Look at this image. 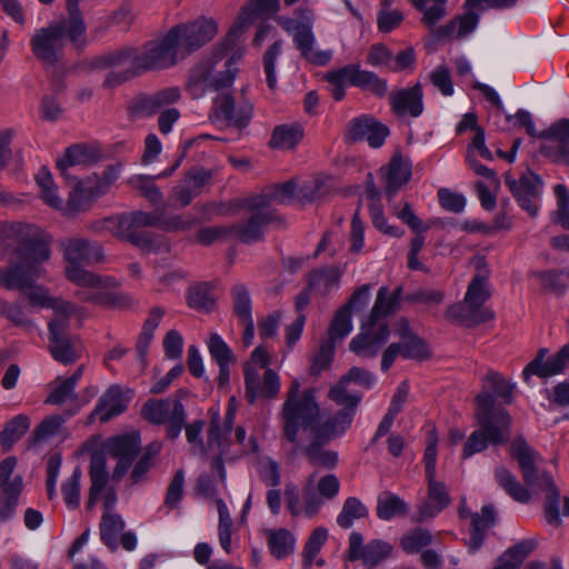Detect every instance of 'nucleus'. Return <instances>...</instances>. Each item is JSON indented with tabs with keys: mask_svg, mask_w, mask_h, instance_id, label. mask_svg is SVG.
<instances>
[{
	"mask_svg": "<svg viewBox=\"0 0 569 569\" xmlns=\"http://www.w3.org/2000/svg\"><path fill=\"white\" fill-rule=\"evenodd\" d=\"M17 233L19 243L9 268L0 273V283L8 289L23 290L33 307L52 309V319L74 316L79 310L76 305L52 298L47 288L34 286L43 273L42 263L50 259L51 237L34 224H20Z\"/></svg>",
	"mask_w": 569,
	"mask_h": 569,
	"instance_id": "nucleus-1",
	"label": "nucleus"
},
{
	"mask_svg": "<svg viewBox=\"0 0 569 569\" xmlns=\"http://www.w3.org/2000/svg\"><path fill=\"white\" fill-rule=\"evenodd\" d=\"M64 276L79 287L76 292L82 301L102 302L108 289L114 288L117 281L111 277L99 274L83 268L103 261V249L97 242L83 238H70L61 242Z\"/></svg>",
	"mask_w": 569,
	"mask_h": 569,
	"instance_id": "nucleus-2",
	"label": "nucleus"
},
{
	"mask_svg": "<svg viewBox=\"0 0 569 569\" xmlns=\"http://www.w3.org/2000/svg\"><path fill=\"white\" fill-rule=\"evenodd\" d=\"M402 295V287L390 291L381 287L376 296L370 313L361 325L360 332L350 341V350L362 358H373L389 338L386 318L395 313Z\"/></svg>",
	"mask_w": 569,
	"mask_h": 569,
	"instance_id": "nucleus-3",
	"label": "nucleus"
},
{
	"mask_svg": "<svg viewBox=\"0 0 569 569\" xmlns=\"http://www.w3.org/2000/svg\"><path fill=\"white\" fill-rule=\"evenodd\" d=\"M104 228L123 239L129 240L142 250L156 251L158 242L147 233H137L139 228L157 227L164 231L188 230L193 224L192 218H183L182 216H171L164 218L163 210L152 212L134 211L119 219H107L103 222Z\"/></svg>",
	"mask_w": 569,
	"mask_h": 569,
	"instance_id": "nucleus-4",
	"label": "nucleus"
},
{
	"mask_svg": "<svg viewBox=\"0 0 569 569\" xmlns=\"http://www.w3.org/2000/svg\"><path fill=\"white\" fill-rule=\"evenodd\" d=\"M509 450L519 463L526 485L547 493L545 503L546 521L549 526L559 528L562 523L559 511L560 491L556 487L552 476L547 471L539 470L538 465L542 461V458L521 437L513 439Z\"/></svg>",
	"mask_w": 569,
	"mask_h": 569,
	"instance_id": "nucleus-5",
	"label": "nucleus"
},
{
	"mask_svg": "<svg viewBox=\"0 0 569 569\" xmlns=\"http://www.w3.org/2000/svg\"><path fill=\"white\" fill-rule=\"evenodd\" d=\"M479 428L467 438L462 458L468 459L476 453L485 451L489 445H505L511 437L512 418L508 410H499L491 415L490 399L483 395L479 398V408L475 412Z\"/></svg>",
	"mask_w": 569,
	"mask_h": 569,
	"instance_id": "nucleus-6",
	"label": "nucleus"
},
{
	"mask_svg": "<svg viewBox=\"0 0 569 569\" xmlns=\"http://www.w3.org/2000/svg\"><path fill=\"white\" fill-rule=\"evenodd\" d=\"M68 11L69 20L51 23L47 28L37 30L30 40L33 54L44 63L58 62L67 37L78 42L84 36L86 26L78 11V4L70 8L68 1Z\"/></svg>",
	"mask_w": 569,
	"mask_h": 569,
	"instance_id": "nucleus-7",
	"label": "nucleus"
},
{
	"mask_svg": "<svg viewBox=\"0 0 569 569\" xmlns=\"http://www.w3.org/2000/svg\"><path fill=\"white\" fill-rule=\"evenodd\" d=\"M300 389V382L293 380L281 410L283 436L293 445H298L300 433H305L309 429L313 432L320 416V407L313 392Z\"/></svg>",
	"mask_w": 569,
	"mask_h": 569,
	"instance_id": "nucleus-8",
	"label": "nucleus"
},
{
	"mask_svg": "<svg viewBox=\"0 0 569 569\" xmlns=\"http://www.w3.org/2000/svg\"><path fill=\"white\" fill-rule=\"evenodd\" d=\"M174 32L169 30L161 39L149 41L141 52L132 48L119 51L113 63L120 64L124 59H129L134 71L140 72L174 66L183 59L174 39Z\"/></svg>",
	"mask_w": 569,
	"mask_h": 569,
	"instance_id": "nucleus-9",
	"label": "nucleus"
},
{
	"mask_svg": "<svg viewBox=\"0 0 569 569\" xmlns=\"http://www.w3.org/2000/svg\"><path fill=\"white\" fill-rule=\"evenodd\" d=\"M223 50L218 49L211 58L203 59L190 70L188 87L193 96L199 97L207 91H222L232 86L238 71L232 59L224 62L223 70L217 69Z\"/></svg>",
	"mask_w": 569,
	"mask_h": 569,
	"instance_id": "nucleus-10",
	"label": "nucleus"
},
{
	"mask_svg": "<svg viewBox=\"0 0 569 569\" xmlns=\"http://www.w3.org/2000/svg\"><path fill=\"white\" fill-rule=\"evenodd\" d=\"M488 274L478 272L470 281L463 301L452 305L447 310V317L467 326L483 323L493 318V312L482 308L490 298Z\"/></svg>",
	"mask_w": 569,
	"mask_h": 569,
	"instance_id": "nucleus-11",
	"label": "nucleus"
},
{
	"mask_svg": "<svg viewBox=\"0 0 569 569\" xmlns=\"http://www.w3.org/2000/svg\"><path fill=\"white\" fill-rule=\"evenodd\" d=\"M299 18L279 17L278 23L292 36L296 48L301 56L310 63L316 66H326L332 59V50H320L317 47L313 28V13L309 9H301L298 12Z\"/></svg>",
	"mask_w": 569,
	"mask_h": 569,
	"instance_id": "nucleus-12",
	"label": "nucleus"
},
{
	"mask_svg": "<svg viewBox=\"0 0 569 569\" xmlns=\"http://www.w3.org/2000/svg\"><path fill=\"white\" fill-rule=\"evenodd\" d=\"M72 316H64L59 319H51L49 329V352L52 358L62 363H74L82 353L83 347L78 337L67 335Z\"/></svg>",
	"mask_w": 569,
	"mask_h": 569,
	"instance_id": "nucleus-13",
	"label": "nucleus"
},
{
	"mask_svg": "<svg viewBox=\"0 0 569 569\" xmlns=\"http://www.w3.org/2000/svg\"><path fill=\"white\" fill-rule=\"evenodd\" d=\"M141 416L153 425L166 423L168 437L177 438L184 425V408L179 400L150 399L141 408Z\"/></svg>",
	"mask_w": 569,
	"mask_h": 569,
	"instance_id": "nucleus-14",
	"label": "nucleus"
},
{
	"mask_svg": "<svg viewBox=\"0 0 569 569\" xmlns=\"http://www.w3.org/2000/svg\"><path fill=\"white\" fill-rule=\"evenodd\" d=\"M170 31H176L174 39L182 58L186 59L214 38L218 32V24L212 18L201 17L190 23L174 26Z\"/></svg>",
	"mask_w": 569,
	"mask_h": 569,
	"instance_id": "nucleus-15",
	"label": "nucleus"
},
{
	"mask_svg": "<svg viewBox=\"0 0 569 569\" xmlns=\"http://www.w3.org/2000/svg\"><path fill=\"white\" fill-rule=\"evenodd\" d=\"M286 507L293 518H313L322 508L323 501L316 492V472L311 473L302 486V500L295 483H287L284 487Z\"/></svg>",
	"mask_w": 569,
	"mask_h": 569,
	"instance_id": "nucleus-16",
	"label": "nucleus"
},
{
	"mask_svg": "<svg viewBox=\"0 0 569 569\" xmlns=\"http://www.w3.org/2000/svg\"><path fill=\"white\" fill-rule=\"evenodd\" d=\"M252 117V106L246 99L236 101L230 93H219L212 106L211 119L216 123L244 128Z\"/></svg>",
	"mask_w": 569,
	"mask_h": 569,
	"instance_id": "nucleus-17",
	"label": "nucleus"
},
{
	"mask_svg": "<svg viewBox=\"0 0 569 569\" xmlns=\"http://www.w3.org/2000/svg\"><path fill=\"white\" fill-rule=\"evenodd\" d=\"M505 183L519 206L531 217H536L539 211L538 202L542 193L541 178L530 170L522 173L519 179H515L510 173H506Z\"/></svg>",
	"mask_w": 569,
	"mask_h": 569,
	"instance_id": "nucleus-18",
	"label": "nucleus"
},
{
	"mask_svg": "<svg viewBox=\"0 0 569 569\" xmlns=\"http://www.w3.org/2000/svg\"><path fill=\"white\" fill-rule=\"evenodd\" d=\"M313 194L309 192L307 187L297 190L296 182L288 180L283 183H276L264 187L260 194L252 197L254 206L266 211L272 210L273 206L290 204L295 200H311Z\"/></svg>",
	"mask_w": 569,
	"mask_h": 569,
	"instance_id": "nucleus-19",
	"label": "nucleus"
},
{
	"mask_svg": "<svg viewBox=\"0 0 569 569\" xmlns=\"http://www.w3.org/2000/svg\"><path fill=\"white\" fill-rule=\"evenodd\" d=\"M349 559L362 560L367 567H376L391 557L393 546L382 539H373L363 545V537L357 531L349 536Z\"/></svg>",
	"mask_w": 569,
	"mask_h": 569,
	"instance_id": "nucleus-20",
	"label": "nucleus"
},
{
	"mask_svg": "<svg viewBox=\"0 0 569 569\" xmlns=\"http://www.w3.org/2000/svg\"><path fill=\"white\" fill-rule=\"evenodd\" d=\"M140 438L136 435H122L103 442L104 451L118 460L113 469V479L120 480L129 470L140 451Z\"/></svg>",
	"mask_w": 569,
	"mask_h": 569,
	"instance_id": "nucleus-21",
	"label": "nucleus"
},
{
	"mask_svg": "<svg viewBox=\"0 0 569 569\" xmlns=\"http://www.w3.org/2000/svg\"><path fill=\"white\" fill-rule=\"evenodd\" d=\"M246 397L250 403L258 398L272 399L280 391L281 382L279 375L272 369H266L261 378L258 369L252 366H243Z\"/></svg>",
	"mask_w": 569,
	"mask_h": 569,
	"instance_id": "nucleus-22",
	"label": "nucleus"
},
{
	"mask_svg": "<svg viewBox=\"0 0 569 569\" xmlns=\"http://www.w3.org/2000/svg\"><path fill=\"white\" fill-rule=\"evenodd\" d=\"M279 0H251L238 13L226 37V43L232 44L256 20L279 11Z\"/></svg>",
	"mask_w": 569,
	"mask_h": 569,
	"instance_id": "nucleus-23",
	"label": "nucleus"
},
{
	"mask_svg": "<svg viewBox=\"0 0 569 569\" xmlns=\"http://www.w3.org/2000/svg\"><path fill=\"white\" fill-rule=\"evenodd\" d=\"M389 134V129L369 116L352 119L347 127L346 138L350 142L367 141L371 148H380Z\"/></svg>",
	"mask_w": 569,
	"mask_h": 569,
	"instance_id": "nucleus-24",
	"label": "nucleus"
},
{
	"mask_svg": "<svg viewBox=\"0 0 569 569\" xmlns=\"http://www.w3.org/2000/svg\"><path fill=\"white\" fill-rule=\"evenodd\" d=\"M482 390L476 397L477 408H479V398L483 395L490 399V411L491 415H496L499 410H506L505 408L495 407L497 398L501 399L503 403L509 405L513 400V390L516 385L507 381L500 373L493 370H488L483 376Z\"/></svg>",
	"mask_w": 569,
	"mask_h": 569,
	"instance_id": "nucleus-25",
	"label": "nucleus"
},
{
	"mask_svg": "<svg viewBox=\"0 0 569 569\" xmlns=\"http://www.w3.org/2000/svg\"><path fill=\"white\" fill-rule=\"evenodd\" d=\"M427 499L418 507V513L413 518L415 522L435 518L450 503V496L443 482L438 481L436 477H427Z\"/></svg>",
	"mask_w": 569,
	"mask_h": 569,
	"instance_id": "nucleus-26",
	"label": "nucleus"
},
{
	"mask_svg": "<svg viewBox=\"0 0 569 569\" xmlns=\"http://www.w3.org/2000/svg\"><path fill=\"white\" fill-rule=\"evenodd\" d=\"M477 9H466L462 14L456 16L446 24L431 30L441 40H460L471 34L478 27L480 16Z\"/></svg>",
	"mask_w": 569,
	"mask_h": 569,
	"instance_id": "nucleus-27",
	"label": "nucleus"
},
{
	"mask_svg": "<svg viewBox=\"0 0 569 569\" xmlns=\"http://www.w3.org/2000/svg\"><path fill=\"white\" fill-rule=\"evenodd\" d=\"M380 171L386 182V192L392 197L410 180L411 161L397 152Z\"/></svg>",
	"mask_w": 569,
	"mask_h": 569,
	"instance_id": "nucleus-28",
	"label": "nucleus"
},
{
	"mask_svg": "<svg viewBox=\"0 0 569 569\" xmlns=\"http://www.w3.org/2000/svg\"><path fill=\"white\" fill-rule=\"evenodd\" d=\"M423 93L420 83L411 88L393 91L390 94V102L395 113L398 116L419 117L423 111Z\"/></svg>",
	"mask_w": 569,
	"mask_h": 569,
	"instance_id": "nucleus-29",
	"label": "nucleus"
},
{
	"mask_svg": "<svg viewBox=\"0 0 569 569\" xmlns=\"http://www.w3.org/2000/svg\"><path fill=\"white\" fill-rule=\"evenodd\" d=\"M248 206L252 211L250 219L234 227L237 237L246 243L258 241L262 237V227L274 217L273 210L258 209L252 198L249 199Z\"/></svg>",
	"mask_w": 569,
	"mask_h": 569,
	"instance_id": "nucleus-30",
	"label": "nucleus"
},
{
	"mask_svg": "<svg viewBox=\"0 0 569 569\" xmlns=\"http://www.w3.org/2000/svg\"><path fill=\"white\" fill-rule=\"evenodd\" d=\"M355 412L351 409H341L335 416L317 423L313 428V438L323 442L342 436L350 427Z\"/></svg>",
	"mask_w": 569,
	"mask_h": 569,
	"instance_id": "nucleus-31",
	"label": "nucleus"
},
{
	"mask_svg": "<svg viewBox=\"0 0 569 569\" xmlns=\"http://www.w3.org/2000/svg\"><path fill=\"white\" fill-rule=\"evenodd\" d=\"M127 406L128 399L122 389L119 386H111L99 399L92 416H96L101 422H107L122 413Z\"/></svg>",
	"mask_w": 569,
	"mask_h": 569,
	"instance_id": "nucleus-32",
	"label": "nucleus"
},
{
	"mask_svg": "<svg viewBox=\"0 0 569 569\" xmlns=\"http://www.w3.org/2000/svg\"><path fill=\"white\" fill-rule=\"evenodd\" d=\"M496 516L491 506H483L480 513L472 515V529L468 541L470 552L478 551L485 542L487 531L493 527Z\"/></svg>",
	"mask_w": 569,
	"mask_h": 569,
	"instance_id": "nucleus-33",
	"label": "nucleus"
},
{
	"mask_svg": "<svg viewBox=\"0 0 569 569\" xmlns=\"http://www.w3.org/2000/svg\"><path fill=\"white\" fill-rule=\"evenodd\" d=\"M96 159V151L86 144H73L57 160V168L68 179L73 167L86 166Z\"/></svg>",
	"mask_w": 569,
	"mask_h": 569,
	"instance_id": "nucleus-34",
	"label": "nucleus"
},
{
	"mask_svg": "<svg viewBox=\"0 0 569 569\" xmlns=\"http://www.w3.org/2000/svg\"><path fill=\"white\" fill-rule=\"evenodd\" d=\"M418 11L422 13L421 23L429 30L435 27L448 14V0H407Z\"/></svg>",
	"mask_w": 569,
	"mask_h": 569,
	"instance_id": "nucleus-35",
	"label": "nucleus"
},
{
	"mask_svg": "<svg viewBox=\"0 0 569 569\" xmlns=\"http://www.w3.org/2000/svg\"><path fill=\"white\" fill-rule=\"evenodd\" d=\"M409 512L408 503L398 495L382 491L377 499V517L389 521L395 517H402Z\"/></svg>",
	"mask_w": 569,
	"mask_h": 569,
	"instance_id": "nucleus-36",
	"label": "nucleus"
},
{
	"mask_svg": "<svg viewBox=\"0 0 569 569\" xmlns=\"http://www.w3.org/2000/svg\"><path fill=\"white\" fill-rule=\"evenodd\" d=\"M495 478L505 492L513 500L521 503L530 501L531 493L529 489L521 485L516 476L505 467L496 468Z\"/></svg>",
	"mask_w": 569,
	"mask_h": 569,
	"instance_id": "nucleus-37",
	"label": "nucleus"
},
{
	"mask_svg": "<svg viewBox=\"0 0 569 569\" xmlns=\"http://www.w3.org/2000/svg\"><path fill=\"white\" fill-rule=\"evenodd\" d=\"M126 522L117 512L102 513L100 521V538L102 542L114 551L118 548L119 536L123 531Z\"/></svg>",
	"mask_w": 569,
	"mask_h": 569,
	"instance_id": "nucleus-38",
	"label": "nucleus"
},
{
	"mask_svg": "<svg viewBox=\"0 0 569 569\" xmlns=\"http://www.w3.org/2000/svg\"><path fill=\"white\" fill-rule=\"evenodd\" d=\"M356 71L357 64L351 63L327 72L325 78L331 86V94L336 101L343 99L348 84H355Z\"/></svg>",
	"mask_w": 569,
	"mask_h": 569,
	"instance_id": "nucleus-39",
	"label": "nucleus"
},
{
	"mask_svg": "<svg viewBox=\"0 0 569 569\" xmlns=\"http://www.w3.org/2000/svg\"><path fill=\"white\" fill-rule=\"evenodd\" d=\"M164 311L159 307H153L147 320L143 323L142 331L137 341V353L141 365H146V357L149 349V346L153 339V335L156 329L158 328Z\"/></svg>",
	"mask_w": 569,
	"mask_h": 569,
	"instance_id": "nucleus-40",
	"label": "nucleus"
},
{
	"mask_svg": "<svg viewBox=\"0 0 569 569\" xmlns=\"http://www.w3.org/2000/svg\"><path fill=\"white\" fill-rule=\"evenodd\" d=\"M180 91L178 88H166L154 94L142 97L138 101V111L144 116H151L162 107L178 101Z\"/></svg>",
	"mask_w": 569,
	"mask_h": 569,
	"instance_id": "nucleus-41",
	"label": "nucleus"
},
{
	"mask_svg": "<svg viewBox=\"0 0 569 569\" xmlns=\"http://www.w3.org/2000/svg\"><path fill=\"white\" fill-rule=\"evenodd\" d=\"M535 548L536 541L532 539L520 541L503 552L493 569H518Z\"/></svg>",
	"mask_w": 569,
	"mask_h": 569,
	"instance_id": "nucleus-42",
	"label": "nucleus"
},
{
	"mask_svg": "<svg viewBox=\"0 0 569 569\" xmlns=\"http://www.w3.org/2000/svg\"><path fill=\"white\" fill-rule=\"evenodd\" d=\"M34 179L39 187L40 198L42 201L56 210H62L63 200L57 192V186L49 169L42 167L36 174Z\"/></svg>",
	"mask_w": 569,
	"mask_h": 569,
	"instance_id": "nucleus-43",
	"label": "nucleus"
},
{
	"mask_svg": "<svg viewBox=\"0 0 569 569\" xmlns=\"http://www.w3.org/2000/svg\"><path fill=\"white\" fill-rule=\"evenodd\" d=\"M18 460L13 456L4 458L0 462V491L22 492L23 478L16 472Z\"/></svg>",
	"mask_w": 569,
	"mask_h": 569,
	"instance_id": "nucleus-44",
	"label": "nucleus"
},
{
	"mask_svg": "<svg viewBox=\"0 0 569 569\" xmlns=\"http://www.w3.org/2000/svg\"><path fill=\"white\" fill-rule=\"evenodd\" d=\"M267 537L270 552L277 559H283L293 552L296 539L289 530H268Z\"/></svg>",
	"mask_w": 569,
	"mask_h": 569,
	"instance_id": "nucleus-45",
	"label": "nucleus"
},
{
	"mask_svg": "<svg viewBox=\"0 0 569 569\" xmlns=\"http://www.w3.org/2000/svg\"><path fill=\"white\" fill-rule=\"evenodd\" d=\"M233 419L234 411L232 409L227 411L223 425L220 422V416L218 412L212 415L208 429V446L210 448L220 449L222 447L224 438L231 432Z\"/></svg>",
	"mask_w": 569,
	"mask_h": 569,
	"instance_id": "nucleus-46",
	"label": "nucleus"
},
{
	"mask_svg": "<svg viewBox=\"0 0 569 569\" xmlns=\"http://www.w3.org/2000/svg\"><path fill=\"white\" fill-rule=\"evenodd\" d=\"M30 428V420L26 415H18L9 420L0 432V443L4 450L11 449Z\"/></svg>",
	"mask_w": 569,
	"mask_h": 569,
	"instance_id": "nucleus-47",
	"label": "nucleus"
},
{
	"mask_svg": "<svg viewBox=\"0 0 569 569\" xmlns=\"http://www.w3.org/2000/svg\"><path fill=\"white\" fill-rule=\"evenodd\" d=\"M94 200L96 198L91 194L89 188L82 181H79L69 193L64 214L73 216L87 211Z\"/></svg>",
	"mask_w": 569,
	"mask_h": 569,
	"instance_id": "nucleus-48",
	"label": "nucleus"
},
{
	"mask_svg": "<svg viewBox=\"0 0 569 569\" xmlns=\"http://www.w3.org/2000/svg\"><path fill=\"white\" fill-rule=\"evenodd\" d=\"M302 129L297 124H282L273 130L270 144L278 149H292L302 139Z\"/></svg>",
	"mask_w": 569,
	"mask_h": 569,
	"instance_id": "nucleus-49",
	"label": "nucleus"
},
{
	"mask_svg": "<svg viewBox=\"0 0 569 569\" xmlns=\"http://www.w3.org/2000/svg\"><path fill=\"white\" fill-rule=\"evenodd\" d=\"M350 382L342 376L340 380L330 388L329 398L337 405L343 406V409L356 410L362 396L349 388Z\"/></svg>",
	"mask_w": 569,
	"mask_h": 569,
	"instance_id": "nucleus-50",
	"label": "nucleus"
},
{
	"mask_svg": "<svg viewBox=\"0 0 569 569\" xmlns=\"http://www.w3.org/2000/svg\"><path fill=\"white\" fill-rule=\"evenodd\" d=\"M353 87L360 88L363 91H369L377 97H383L387 93V81L372 71L360 69L357 64L356 79Z\"/></svg>",
	"mask_w": 569,
	"mask_h": 569,
	"instance_id": "nucleus-51",
	"label": "nucleus"
},
{
	"mask_svg": "<svg viewBox=\"0 0 569 569\" xmlns=\"http://www.w3.org/2000/svg\"><path fill=\"white\" fill-rule=\"evenodd\" d=\"M83 375V366H80L74 373L67 379H58V385L49 395L47 402L61 405L73 396L74 388Z\"/></svg>",
	"mask_w": 569,
	"mask_h": 569,
	"instance_id": "nucleus-52",
	"label": "nucleus"
},
{
	"mask_svg": "<svg viewBox=\"0 0 569 569\" xmlns=\"http://www.w3.org/2000/svg\"><path fill=\"white\" fill-rule=\"evenodd\" d=\"M367 516V507L358 498L349 497L343 502L342 509L337 517V523L343 529H349L355 520Z\"/></svg>",
	"mask_w": 569,
	"mask_h": 569,
	"instance_id": "nucleus-53",
	"label": "nucleus"
},
{
	"mask_svg": "<svg viewBox=\"0 0 569 569\" xmlns=\"http://www.w3.org/2000/svg\"><path fill=\"white\" fill-rule=\"evenodd\" d=\"M340 279L341 272L338 269L316 270L310 276V287L326 295L338 288Z\"/></svg>",
	"mask_w": 569,
	"mask_h": 569,
	"instance_id": "nucleus-54",
	"label": "nucleus"
},
{
	"mask_svg": "<svg viewBox=\"0 0 569 569\" xmlns=\"http://www.w3.org/2000/svg\"><path fill=\"white\" fill-rule=\"evenodd\" d=\"M352 330L349 306H342L335 315L328 331V339L337 342L347 337Z\"/></svg>",
	"mask_w": 569,
	"mask_h": 569,
	"instance_id": "nucleus-55",
	"label": "nucleus"
},
{
	"mask_svg": "<svg viewBox=\"0 0 569 569\" xmlns=\"http://www.w3.org/2000/svg\"><path fill=\"white\" fill-rule=\"evenodd\" d=\"M323 443V441L315 439V441L306 448L305 452L312 465L332 469L338 463V452L322 449L321 446Z\"/></svg>",
	"mask_w": 569,
	"mask_h": 569,
	"instance_id": "nucleus-56",
	"label": "nucleus"
},
{
	"mask_svg": "<svg viewBox=\"0 0 569 569\" xmlns=\"http://www.w3.org/2000/svg\"><path fill=\"white\" fill-rule=\"evenodd\" d=\"M231 293L233 313L238 321L252 320V306L248 289L242 283H237L232 287Z\"/></svg>",
	"mask_w": 569,
	"mask_h": 569,
	"instance_id": "nucleus-57",
	"label": "nucleus"
},
{
	"mask_svg": "<svg viewBox=\"0 0 569 569\" xmlns=\"http://www.w3.org/2000/svg\"><path fill=\"white\" fill-rule=\"evenodd\" d=\"M188 302L193 309L210 311L216 302L211 284L201 283L192 287L188 293Z\"/></svg>",
	"mask_w": 569,
	"mask_h": 569,
	"instance_id": "nucleus-58",
	"label": "nucleus"
},
{
	"mask_svg": "<svg viewBox=\"0 0 569 569\" xmlns=\"http://www.w3.org/2000/svg\"><path fill=\"white\" fill-rule=\"evenodd\" d=\"M128 183L133 189L139 190L152 204H159L162 201V192L156 186L154 177L137 174L130 177Z\"/></svg>",
	"mask_w": 569,
	"mask_h": 569,
	"instance_id": "nucleus-59",
	"label": "nucleus"
},
{
	"mask_svg": "<svg viewBox=\"0 0 569 569\" xmlns=\"http://www.w3.org/2000/svg\"><path fill=\"white\" fill-rule=\"evenodd\" d=\"M432 541V535L429 530L416 528L401 537L400 546L407 553H417Z\"/></svg>",
	"mask_w": 569,
	"mask_h": 569,
	"instance_id": "nucleus-60",
	"label": "nucleus"
},
{
	"mask_svg": "<svg viewBox=\"0 0 569 569\" xmlns=\"http://www.w3.org/2000/svg\"><path fill=\"white\" fill-rule=\"evenodd\" d=\"M63 420L58 416L46 418L34 430L30 440L32 448L39 447L59 433Z\"/></svg>",
	"mask_w": 569,
	"mask_h": 569,
	"instance_id": "nucleus-61",
	"label": "nucleus"
},
{
	"mask_svg": "<svg viewBox=\"0 0 569 569\" xmlns=\"http://www.w3.org/2000/svg\"><path fill=\"white\" fill-rule=\"evenodd\" d=\"M553 191L557 198V210L551 216L552 221L569 230V191L561 183L556 184Z\"/></svg>",
	"mask_w": 569,
	"mask_h": 569,
	"instance_id": "nucleus-62",
	"label": "nucleus"
},
{
	"mask_svg": "<svg viewBox=\"0 0 569 569\" xmlns=\"http://www.w3.org/2000/svg\"><path fill=\"white\" fill-rule=\"evenodd\" d=\"M81 470L76 467L71 476L62 483L61 491L69 509H77L80 505Z\"/></svg>",
	"mask_w": 569,
	"mask_h": 569,
	"instance_id": "nucleus-63",
	"label": "nucleus"
},
{
	"mask_svg": "<svg viewBox=\"0 0 569 569\" xmlns=\"http://www.w3.org/2000/svg\"><path fill=\"white\" fill-rule=\"evenodd\" d=\"M557 142V146H549L552 150L569 148V119H561L539 136Z\"/></svg>",
	"mask_w": 569,
	"mask_h": 569,
	"instance_id": "nucleus-64",
	"label": "nucleus"
}]
</instances>
